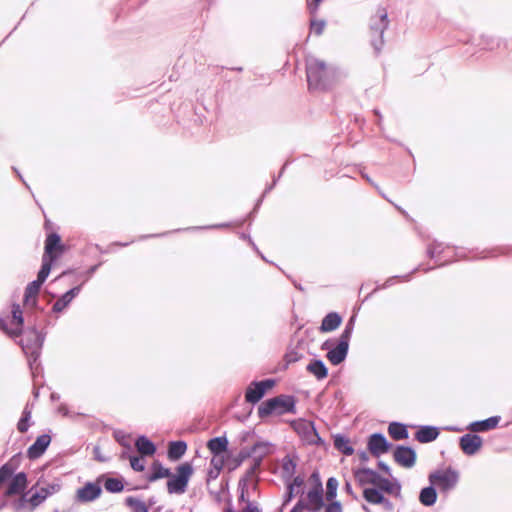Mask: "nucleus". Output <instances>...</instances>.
I'll use <instances>...</instances> for the list:
<instances>
[{
  "instance_id": "obj_1",
  "label": "nucleus",
  "mask_w": 512,
  "mask_h": 512,
  "mask_svg": "<svg viewBox=\"0 0 512 512\" xmlns=\"http://www.w3.org/2000/svg\"><path fill=\"white\" fill-rule=\"evenodd\" d=\"M306 76L310 89L326 90L347 77V72L335 65L309 56L306 58Z\"/></svg>"
},
{
  "instance_id": "obj_2",
  "label": "nucleus",
  "mask_w": 512,
  "mask_h": 512,
  "mask_svg": "<svg viewBox=\"0 0 512 512\" xmlns=\"http://www.w3.org/2000/svg\"><path fill=\"white\" fill-rule=\"evenodd\" d=\"M295 407V398L291 395L282 394L262 402L258 407V416L263 419L273 414L295 413Z\"/></svg>"
},
{
  "instance_id": "obj_3",
  "label": "nucleus",
  "mask_w": 512,
  "mask_h": 512,
  "mask_svg": "<svg viewBox=\"0 0 512 512\" xmlns=\"http://www.w3.org/2000/svg\"><path fill=\"white\" fill-rule=\"evenodd\" d=\"M45 340V334L35 327L28 330L20 341V345L28 357L30 367L38 360Z\"/></svg>"
},
{
  "instance_id": "obj_4",
  "label": "nucleus",
  "mask_w": 512,
  "mask_h": 512,
  "mask_svg": "<svg viewBox=\"0 0 512 512\" xmlns=\"http://www.w3.org/2000/svg\"><path fill=\"white\" fill-rule=\"evenodd\" d=\"M428 480L429 483L436 486L441 493L447 494L456 487L459 481V473L451 467L439 469L431 472L428 476Z\"/></svg>"
},
{
  "instance_id": "obj_5",
  "label": "nucleus",
  "mask_w": 512,
  "mask_h": 512,
  "mask_svg": "<svg viewBox=\"0 0 512 512\" xmlns=\"http://www.w3.org/2000/svg\"><path fill=\"white\" fill-rule=\"evenodd\" d=\"M389 24L387 12L379 10L378 13L371 17L369 27L372 34L371 44L374 50L379 53L383 46V34Z\"/></svg>"
},
{
  "instance_id": "obj_6",
  "label": "nucleus",
  "mask_w": 512,
  "mask_h": 512,
  "mask_svg": "<svg viewBox=\"0 0 512 512\" xmlns=\"http://www.w3.org/2000/svg\"><path fill=\"white\" fill-rule=\"evenodd\" d=\"M193 474V467L185 462L177 467V474L172 475L167 481V490L170 494H182L185 492L189 479Z\"/></svg>"
},
{
  "instance_id": "obj_7",
  "label": "nucleus",
  "mask_w": 512,
  "mask_h": 512,
  "mask_svg": "<svg viewBox=\"0 0 512 512\" xmlns=\"http://www.w3.org/2000/svg\"><path fill=\"white\" fill-rule=\"evenodd\" d=\"M275 385V380L265 379L262 381H252L246 389L245 400L248 403L256 404L265 395L268 389Z\"/></svg>"
},
{
  "instance_id": "obj_8",
  "label": "nucleus",
  "mask_w": 512,
  "mask_h": 512,
  "mask_svg": "<svg viewBox=\"0 0 512 512\" xmlns=\"http://www.w3.org/2000/svg\"><path fill=\"white\" fill-rule=\"evenodd\" d=\"M11 314H12L11 323L13 325H15V328L8 329L7 328V324H6L7 320H8V317L4 318V317H1V316H0V327L5 332L10 334L12 337H17V336H19L22 333V327H23V323H24L23 312H22V309H21L19 304H13L12 305Z\"/></svg>"
},
{
  "instance_id": "obj_9",
  "label": "nucleus",
  "mask_w": 512,
  "mask_h": 512,
  "mask_svg": "<svg viewBox=\"0 0 512 512\" xmlns=\"http://www.w3.org/2000/svg\"><path fill=\"white\" fill-rule=\"evenodd\" d=\"M393 457L396 463L405 468H411L416 462V452L413 448L399 445L395 448Z\"/></svg>"
},
{
  "instance_id": "obj_10",
  "label": "nucleus",
  "mask_w": 512,
  "mask_h": 512,
  "mask_svg": "<svg viewBox=\"0 0 512 512\" xmlns=\"http://www.w3.org/2000/svg\"><path fill=\"white\" fill-rule=\"evenodd\" d=\"M459 445L464 454L472 456L480 450L483 440L477 434L468 433L460 437Z\"/></svg>"
},
{
  "instance_id": "obj_11",
  "label": "nucleus",
  "mask_w": 512,
  "mask_h": 512,
  "mask_svg": "<svg viewBox=\"0 0 512 512\" xmlns=\"http://www.w3.org/2000/svg\"><path fill=\"white\" fill-rule=\"evenodd\" d=\"M390 448L391 444L382 433H374L368 439V450L375 457L388 452Z\"/></svg>"
},
{
  "instance_id": "obj_12",
  "label": "nucleus",
  "mask_w": 512,
  "mask_h": 512,
  "mask_svg": "<svg viewBox=\"0 0 512 512\" xmlns=\"http://www.w3.org/2000/svg\"><path fill=\"white\" fill-rule=\"evenodd\" d=\"M307 500L308 503L304 504V509L317 512L324 506L323 488L320 482L313 489L308 491Z\"/></svg>"
},
{
  "instance_id": "obj_13",
  "label": "nucleus",
  "mask_w": 512,
  "mask_h": 512,
  "mask_svg": "<svg viewBox=\"0 0 512 512\" xmlns=\"http://www.w3.org/2000/svg\"><path fill=\"white\" fill-rule=\"evenodd\" d=\"M44 250L43 257H54L55 261L57 260L59 254L64 250L61 238L57 233H51L47 236Z\"/></svg>"
},
{
  "instance_id": "obj_14",
  "label": "nucleus",
  "mask_w": 512,
  "mask_h": 512,
  "mask_svg": "<svg viewBox=\"0 0 512 512\" xmlns=\"http://www.w3.org/2000/svg\"><path fill=\"white\" fill-rule=\"evenodd\" d=\"M349 350V343L338 339V343L335 347L329 349L326 354L327 359L332 365L341 364L347 357Z\"/></svg>"
},
{
  "instance_id": "obj_15",
  "label": "nucleus",
  "mask_w": 512,
  "mask_h": 512,
  "mask_svg": "<svg viewBox=\"0 0 512 512\" xmlns=\"http://www.w3.org/2000/svg\"><path fill=\"white\" fill-rule=\"evenodd\" d=\"M51 442V437L48 434L38 436L35 442L28 448L27 457L29 459H37L44 454Z\"/></svg>"
},
{
  "instance_id": "obj_16",
  "label": "nucleus",
  "mask_w": 512,
  "mask_h": 512,
  "mask_svg": "<svg viewBox=\"0 0 512 512\" xmlns=\"http://www.w3.org/2000/svg\"><path fill=\"white\" fill-rule=\"evenodd\" d=\"M9 479V485L5 491L6 496H13L22 493L27 488V475L24 472H19L12 475Z\"/></svg>"
},
{
  "instance_id": "obj_17",
  "label": "nucleus",
  "mask_w": 512,
  "mask_h": 512,
  "mask_svg": "<svg viewBox=\"0 0 512 512\" xmlns=\"http://www.w3.org/2000/svg\"><path fill=\"white\" fill-rule=\"evenodd\" d=\"M101 494V487L96 483H87L77 491L78 499L82 502H90Z\"/></svg>"
},
{
  "instance_id": "obj_18",
  "label": "nucleus",
  "mask_w": 512,
  "mask_h": 512,
  "mask_svg": "<svg viewBox=\"0 0 512 512\" xmlns=\"http://www.w3.org/2000/svg\"><path fill=\"white\" fill-rule=\"evenodd\" d=\"M80 291L81 286H76L68 290L53 304L52 311L55 313L62 312L80 293Z\"/></svg>"
},
{
  "instance_id": "obj_19",
  "label": "nucleus",
  "mask_w": 512,
  "mask_h": 512,
  "mask_svg": "<svg viewBox=\"0 0 512 512\" xmlns=\"http://www.w3.org/2000/svg\"><path fill=\"white\" fill-rule=\"evenodd\" d=\"M355 478L360 485H375L380 479V475L370 468H359L354 472Z\"/></svg>"
},
{
  "instance_id": "obj_20",
  "label": "nucleus",
  "mask_w": 512,
  "mask_h": 512,
  "mask_svg": "<svg viewBox=\"0 0 512 512\" xmlns=\"http://www.w3.org/2000/svg\"><path fill=\"white\" fill-rule=\"evenodd\" d=\"M42 283L40 281L34 280L30 282L24 292V303L28 307H36L37 306V296L41 289Z\"/></svg>"
},
{
  "instance_id": "obj_21",
  "label": "nucleus",
  "mask_w": 512,
  "mask_h": 512,
  "mask_svg": "<svg viewBox=\"0 0 512 512\" xmlns=\"http://www.w3.org/2000/svg\"><path fill=\"white\" fill-rule=\"evenodd\" d=\"M439 430L435 426H420L415 434V438L420 443H429L437 439Z\"/></svg>"
},
{
  "instance_id": "obj_22",
  "label": "nucleus",
  "mask_w": 512,
  "mask_h": 512,
  "mask_svg": "<svg viewBox=\"0 0 512 512\" xmlns=\"http://www.w3.org/2000/svg\"><path fill=\"white\" fill-rule=\"evenodd\" d=\"M500 419V416H492L485 420L475 421L468 426V429L472 432L489 431L497 427Z\"/></svg>"
},
{
  "instance_id": "obj_23",
  "label": "nucleus",
  "mask_w": 512,
  "mask_h": 512,
  "mask_svg": "<svg viewBox=\"0 0 512 512\" xmlns=\"http://www.w3.org/2000/svg\"><path fill=\"white\" fill-rule=\"evenodd\" d=\"M342 322L341 316L337 312L328 313L321 322L320 331L323 333L336 330Z\"/></svg>"
},
{
  "instance_id": "obj_24",
  "label": "nucleus",
  "mask_w": 512,
  "mask_h": 512,
  "mask_svg": "<svg viewBox=\"0 0 512 512\" xmlns=\"http://www.w3.org/2000/svg\"><path fill=\"white\" fill-rule=\"evenodd\" d=\"M207 447L215 457H218L227 451L228 440L225 436L215 437L207 442Z\"/></svg>"
},
{
  "instance_id": "obj_25",
  "label": "nucleus",
  "mask_w": 512,
  "mask_h": 512,
  "mask_svg": "<svg viewBox=\"0 0 512 512\" xmlns=\"http://www.w3.org/2000/svg\"><path fill=\"white\" fill-rule=\"evenodd\" d=\"M306 370L314 375L317 380H322L328 375V369L325 363L320 359L311 360L307 365Z\"/></svg>"
},
{
  "instance_id": "obj_26",
  "label": "nucleus",
  "mask_w": 512,
  "mask_h": 512,
  "mask_svg": "<svg viewBox=\"0 0 512 512\" xmlns=\"http://www.w3.org/2000/svg\"><path fill=\"white\" fill-rule=\"evenodd\" d=\"M251 453L258 454L254 458V464L248 470V475H252L260 467L262 457L267 453V444L263 442H257L253 445Z\"/></svg>"
},
{
  "instance_id": "obj_27",
  "label": "nucleus",
  "mask_w": 512,
  "mask_h": 512,
  "mask_svg": "<svg viewBox=\"0 0 512 512\" xmlns=\"http://www.w3.org/2000/svg\"><path fill=\"white\" fill-rule=\"evenodd\" d=\"M187 444L184 441H172L168 446V458L171 461L179 460L186 452Z\"/></svg>"
},
{
  "instance_id": "obj_28",
  "label": "nucleus",
  "mask_w": 512,
  "mask_h": 512,
  "mask_svg": "<svg viewBox=\"0 0 512 512\" xmlns=\"http://www.w3.org/2000/svg\"><path fill=\"white\" fill-rule=\"evenodd\" d=\"M437 492L434 485H429L421 489L419 494V501L422 505L430 507L436 503Z\"/></svg>"
},
{
  "instance_id": "obj_29",
  "label": "nucleus",
  "mask_w": 512,
  "mask_h": 512,
  "mask_svg": "<svg viewBox=\"0 0 512 512\" xmlns=\"http://www.w3.org/2000/svg\"><path fill=\"white\" fill-rule=\"evenodd\" d=\"M135 446L138 452L145 456L153 455L156 451L155 444L144 435L136 439Z\"/></svg>"
},
{
  "instance_id": "obj_30",
  "label": "nucleus",
  "mask_w": 512,
  "mask_h": 512,
  "mask_svg": "<svg viewBox=\"0 0 512 512\" xmlns=\"http://www.w3.org/2000/svg\"><path fill=\"white\" fill-rule=\"evenodd\" d=\"M303 484H304V479L300 476L294 477L293 480L288 483L287 492H286L285 499H284V504L289 503L293 499L295 493L298 494L301 492V488H302Z\"/></svg>"
},
{
  "instance_id": "obj_31",
  "label": "nucleus",
  "mask_w": 512,
  "mask_h": 512,
  "mask_svg": "<svg viewBox=\"0 0 512 512\" xmlns=\"http://www.w3.org/2000/svg\"><path fill=\"white\" fill-rule=\"evenodd\" d=\"M388 432L394 440L407 439L409 435L406 426L399 422H391L388 426Z\"/></svg>"
},
{
  "instance_id": "obj_32",
  "label": "nucleus",
  "mask_w": 512,
  "mask_h": 512,
  "mask_svg": "<svg viewBox=\"0 0 512 512\" xmlns=\"http://www.w3.org/2000/svg\"><path fill=\"white\" fill-rule=\"evenodd\" d=\"M334 447L341 453L346 456H350L354 453V449L350 444V441L347 437L343 435H336L334 437Z\"/></svg>"
},
{
  "instance_id": "obj_33",
  "label": "nucleus",
  "mask_w": 512,
  "mask_h": 512,
  "mask_svg": "<svg viewBox=\"0 0 512 512\" xmlns=\"http://www.w3.org/2000/svg\"><path fill=\"white\" fill-rule=\"evenodd\" d=\"M171 476V471L169 468H165L159 461H155L152 464V474L149 475L148 481L155 482L161 478H168Z\"/></svg>"
},
{
  "instance_id": "obj_34",
  "label": "nucleus",
  "mask_w": 512,
  "mask_h": 512,
  "mask_svg": "<svg viewBox=\"0 0 512 512\" xmlns=\"http://www.w3.org/2000/svg\"><path fill=\"white\" fill-rule=\"evenodd\" d=\"M297 463L289 456H285L282 459V476L285 480H290L293 478L295 472H296Z\"/></svg>"
},
{
  "instance_id": "obj_35",
  "label": "nucleus",
  "mask_w": 512,
  "mask_h": 512,
  "mask_svg": "<svg viewBox=\"0 0 512 512\" xmlns=\"http://www.w3.org/2000/svg\"><path fill=\"white\" fill-rule=\"evenodd\" d=\"M52 492L48 488H41L40 491H37L28 499L29 502V512H32L36 507H38L41 503L45 501V499Z\"/></svg>"
},
{
  "instance_id": "obj_36",
  "label": "nucleus",
  "mask_w": 512,
  "mask_h": 512,
  "mask_svg": "<svg viewBox=\"0 0 512 512\" xmlns=\"http://www.w3.org/2000/svg\"><path fill=\"white\" fill-rule=\"evenodd\" d=\"M365 500L372 504H382L388 502L382 493L376 488H365L363 491Z\"/></svg>"
},
{
  "instance_id": "obj_37",
  "label": "nucleus",
  "mask_w": 512,
  "mask_h": 512,
  "mask_svg": "<svg viewBox=\"0 0 512 512\" xmlns=\"http://www.w3.org/2000/svg\"><path fill=\"white\" fill-rule=\"evenodd\" d=\"M55 261L54 257H43L42 258V265L41 268L37 274V281H40V283H44L47 277L50 274L51 267L53 262Z\"/></svg>"
},
{
  "instance_id": "obj_38",
  "label": "nucleus",
  "mask_w": 512,
  "mask_h": 512,
  "mask_svg": "<svg viewBox=\"0 0 512 512\" xmlns=\"http://www.w3.org/2000/svg\"><path fill=\"white\" fill-rule=\"evenodd\" d=\"M125 504L131 509L132 512H149L148 505L136 497H127L125 499Z\"/></svg>"
},
{
  "instance_id": "obj_39",
  "label": "nucleus",
  "mask_w": 512,
  "mask_h": 512,
  "mask_svg": "<svg viewBox=\"0 0 512 512\" xmlns=\"http://www.w3.org/2000/svg\"><path fill=\"white\" fill-rule=\"evenodd\" d=\"M16 470V464L14 463V457L0 468V485L9 480Z\"/></svg>"
},
{
  "instance_id": "obj_40",
  "label": "nucleus",
  "mask_w": 512,
  "mask_h": 512,
  "mask_svg": "<svg viewBox=\"0 0 512 512\" xmlns=\"http://www.w3.org/2000/svg\"><path fill=\"white\" fill-rule=\"evenodd\" d=\"M31 408L27 404L22 412V416L17 424V429L20 433H25L28 431L29 428V421L31 419Z\"/></svg>"
},
{
  "instance_id": "obj_41",
  "label": "nucleus",
  "mask_w": 512,
  "mask_h": 512,
  "mask_svg": "<svg viewBox=\"0 0 512 512\" xmlns=\"http://www.w3.org/2000/svg\"><path fill=\"white\" fill-rule=\"evenodd\" d=\"M104 488L110 493H119L124 489L123 482L117 478H107Z\"/></svg>"
},
{
  "instance_id": "obj_42",
  "label": "nucleus",
  "mask_w": 512,
  "mask_h": 512,
  "mask_svg": "<svg viewBox=\"0 0 512 512\" xmlns=\"http://www.w3.org/2000/svg\"><path fill=\"white\" fill-rule=\"evenodd\" d=\"M355 327V316H351L347 321L344 330L342 331L339 340L350 343V339Z\"/></svg>"
},
{
  "instance_id": "obj_43",
  "label": "nucleus",
  "mask_w": 512,
  "mask_h": 512,
  "mask_svg": "<svg viewBox=\"0 0 512 512\" xmlns=\"http://www.w3.org/2000/svg\"><path fill=\"white\" fill-rule=\"evenodd\" d=\"M115 440L128 451H131L130 436L124 431L116 430L113 433Z\"/></svg>"
},
{
  "instance_id": "obj_44",
  "label": "nucleus",
  "mask_w": 512,
  "mask_h": 512,
  "mask_svg": "<svg viewBox=\"0 0 512 512\" xmlns=\"http://www.w3.org/2000/svg\"><path fill=\"white\" fill-rule=\"evenodd\" d=\"M375 486H377L380 490L387 492V493H392L394 491V487H395V485L392 484L388 479L383 478L381 476H380L379 481H377V483L375 484ZM396 488H397V492L400 493L401 487L398 483L396 484Z\"/></svg>"
},
{
  "instance_id": "obj_45",
  "label": "nucleus",
  "mask_w": 512,
  "mask_h": 512,
  "mask_svg": "<svg viewBox=\"0 0 512 512\" xmlns=\"http://www.w3.org/2000/svg\"><path fill=\"white\" fill-rule=\"evenodd\" d=\"M326 498L327 500H333L337 495L338 481L334 477H330L326 483Z\"/></svg>"
},
{
  "instance_id": "obj_46",
  "label": "nucleus",
  "mask_w": 512,
  "mask_h": 512,
  "mask_svg": "<svg viewBox=\"0 0 512 512\" xmlns=\"http://www.w3.org/2000/svg\"><path fill=\"white\" fill-rule=\"evenodd\" d=\"M445 247L446 246L444 245V243L433 241L431 244L428 245L427 254L431 258H435L444 251Z\"/></svg>"
},
{
  "instance_id": "obj_47",
  "label": "nucleus",
  "mask_w": 512,
  "mask_h": 512,
  "mask_svg": "<svg viewBox=\"0 0 512 512\" xmlns=\"http://www.w3.org/2000/svg\"><path fill=\"white\" fill-rule=\"evenodd\" d=\"M130 465L133 470L137 472H142L145 469V464L142 458L138 456H130L129 457Z\"/></svg>"
},
{
  "instance_id": "obj_48",
  "label": "nucleus",
  "mask_w": 512,
  "mask_h": 512,
  "mask_svg": "<svg viewBox=\"0 0 512 512\" xmlns=\"http://www.w3.org/2000/svg\"><path fill=\"white\" fill-rule=\"evenodd\" d=\"M302 357L303 354L297 351L296 349H290L285 355V359L288 364L295 363L299 361Z\"/></svg>"
},
{
  "instance_id": "obj_49",
  "label": "nucleus",
  "mask_w": 512,
  "mask_h": 512,
  "mask_svg": "<svg viewBox=\"0 0 512 512\" xmlns=\"http://www.w3.org/2000/svg\"><path fill=\"white\" fill-rule=\"evenodd\" d=\"M325 25L326 23L324 20H312L310 24V29L316 35H321L324 31Z\"/></svg>"
},
{
  "instance_id": "obj_50",
  "label": "nucleus",
  "mask_w": 512,
  "mask_h": 512,
  "mask_svg": "<svg viewBox=\"0 0 512 512\" xmlns=\"http://www.w3.org/2000/svg\"><path fill=\"white\" fill-rule=\"evenodd\" d=\"M418 268H415L410 274H406L403 276H393L386 280V282L381 286V288H387L394 284L396 279H401L403 281H409L411 274H413L415 271H417Z\"/></svg>"
},
{
  "instance_id": "obj_51",
  "label": "nucleus",
  "mask_w": 512,
  "mask_h": 512,
  "mask_svg": "<svg viewBox=\"0 0 512 512\" xmlns=\"http://www.w3.org/2000/svg\"><path fill=\"white\" fill-rule=\"evenodd\" d=\"M28 505H29L28 500L26 499L25 496H22L17 501H15L13 503V508H14L15 512H22L23 510H25L27 508L29 509Z\"/></svg>"
},
{
  "instance_id": "obj_52",
  "label": "nucleus",
  "mask_w": 512,
  "mask_h": 512,
  "mask_svg": "<svg viewBox=\"0 0 512 512\" xmlns=\"http://www.w3.org/2000/svg\"><path fill=\"white\" fill-rule=\"evenodd\" d=\"M286 165H287V163H286V164H284V166L282 167V169H281V171H280V173H279L278 177H277V178H275V179L273 180V183H272L270 186H268V187L264 190L263 195H262V197L258 200V202H257V204H256L255 209H257V208L259 207V205H260V204H261V202H262L263 197H264L268 192H270V191L273 189V187L275 186V184H276L277 180L282 176V173H283V171H284V169H285Z\"/></svg>"
},
{
  "instance_id": "obj_53",
  "label": "nucleus",
  "mask_w": 512,
  "mask_h": 512,
  "mask_svg": "<svg viewBox=\"0 0 512 512\" xmlns=\"http://www.w3.org/2000/svg\"><path fill=\"white\" fill-rule=\"evenodd\" d=\"M238 488L240 490L239 501L246 502V503H247V501H250L249 499L246 498L247 483H246L245 479L240 480Z\"/></svg>"
},
{
  "instance_id": "obj_54",
  "label": "nucleus",
  "mask_w": 512,
  "mask_h": 512,
  "mask_svg": "<svg viewBox=\"0 0 512 512\" xmlns=\"http://www.w3.org/2000/svg\"><path fill=\"white\" fill-rule=\"evenodd\" d=\"M494 39L492 37H489V36H483L482 37V45L484 46L485 49H488V50H493L495 47H497L499 45V43H494Z\"/></svg>"
},
{
  "instance_id": "obj_55",
  "label": "nucleus",
  "mask_w": 512,
  "mask_h": 512,
  "mask_svg": "<svg viewBox=\"0 0 512 512\" xmlns=\"http://www.w3.org/2000/svg\"><path fill=\"white\" fill-rule=\"evenodd\" d=\"M322 0H307V6L311 14H315Z\"/></svg>"
},
{
  "instance_id": "obj_56",
  "label": "nucleus",
  "mask_w": 512,
  "mask_h": 512,
  "mask_svg": "<svg viewBox=\"0 0 512 512\" xmlns=\"http://www.w3.org/2000/svg\"><path fill=\"white\" fill-rule=\"evenodd\" d=\"M325 512H342L340 502L334 501L326 507Z\"/></svg>"
},
{
  "instance_id": "obj_57",
  "label": "nucleus",
  "mask_w": 512,
  "mask_h": 512,
  "mask_svg": "<svg viewBox=\"0 0 512 512\" xmlns=\"http://www.w3.org/2000/svg\"><path fill=\"white\" fill-rule=\"evenodd\" d=\"M93 454H94V458L99 461V462H105L107 459L105 457L102 456L101 454V450H100V447L99 446H95L93 448Z\"/></svg>"
},
{
  "instance_id": "obj_58",
  "label": "nucleus",
  "mask_w": 512,
  "mask_h": 512,
  "mask_svg": "<svg viewBox=\"0 0 512 512\" xmlns=\"http://www.w3.org/2000/svg\"><path fill=\"white\" fill-rule=\"evenodd\" d=\"M245 512H261V510L251 501H247Z\"/></svg>"
},
{
  "instance_id": "obj_59",
  "label": "nucleus",
  "mask_w": 512,
  "mask_h": 512,
  "mask_svg": "<svg viewBox=\"0 0 512 512\" xmlns=\"http://www.w3.org/2000/svg\"><path fill=\"white\" fill-rule=\"evenodd\" d=\"M228 223L216 224L211 226H203V227H192L191 229H214V228H224L228 227Z\"/></svg>"
},
{
  "instance_id": "obj_60",
  "label": "nucleus",
  "mask_w": 512,
  "mask_h": 512,
  "mask_svg": "<svg viewBox=\"0 0 512 512\" xmlns=\"http://www.w3.org/2000/svg\"><path fill=\"white\" fill-rule=\"evenodd\" d=\"M100 264H96V265H93L91 266L85 273L86 275V279H89L96 271L97 269L99 268Z\"/></svg>"
},
{
  "instance_id": "obj_61",
  "label": "nucleus",
  "mask_w": 512,
  "mask_h": 512,
  "mask_svg": "<svg viewBox=\"0 0 512 512\" xmlns=\"http://www.w3.org/2000/svg\"><path fill=\"white\" fill-rule=\"evenodd\" d=\"M304 509V502L298 501L296 505L290 510V512H301Z\"/></svg>"
},
{
  "instance_id": "obj_62",
  "label": "nucleus",
  "mask_w": 512,
  "mask_h": 512,
  "mask_svg": "<svg viewBox=\"0 0 512 512\" xmlns=\"http://www.w3.org/2000/svg\"><path fill=\"white\" fill-rule=\"evenodd\" d=\"M378 467L383 471L385 472L386 474H389L390 475V467L383 461H379L378 462Z\"/></svg>"
},
{
  "instance_id": "obj_63",
  "label": "nucleus",
  "mask_w": 512,
  "mask_h": 512,
  "mask_svg": "<svg viewBox=\"0 0 512 512\" xmlns=\"http://www.w3.org/2000/svg\"><path fill=\"white\" fill-rule=\"evenodd\" d=\"M211 463L214 465V467L219 471L223 466V461L217 460L216 457L212 459Z\"/></svg>"
},
{
  "instance_id": "obj_64",
  "label": "nucleus",
  "mask_w": 512,
  "mask_h": 512,
  "mask_svg": "<svg viewBox=\"0 0 512 512\" xmlns=\"http://www.w3.org/2000/svg\"><path fill=\"white\" fill-rule=\"evenodd\" d=\"M359 458L361 461L366 462L368 461L369 457L365 451H362L359 453Z\"/></svg>"
}]
</instances>
